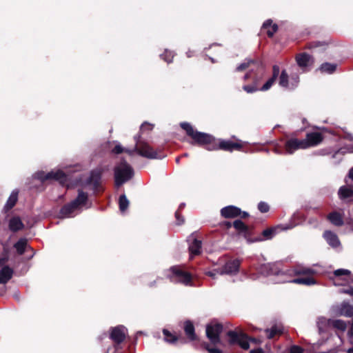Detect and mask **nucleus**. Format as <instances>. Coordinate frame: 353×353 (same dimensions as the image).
<instances>
[{
	"label": "nucleus",
	"mask_w": 353,
	"mask_h": 353,
	"mask_svg": "<svg viewBox=\"0 0 353 353\" xmlns=\"http://www.w3.org/2000/svg\"><path fill=\"white\" fill-rule=\"evenodd\" d=\"M240 265L239 260H233L228 262L220 270V274H234L238 272Z\"/></svg>",
	"instance_id": "obj_16"
},
{
	"label": "nucleus",
	"mask_w": 353,
	"mask_h": 353,
	"mask_svg": "<svg viewBox=\"0 0 353 353\" xmlns=\"http://www.w3.org/2000/svg\"><path fill=\"white\" fill-rule=\"evenodd\" d=\"M175 216H176V219L177 220V223L178 224H181V223H182L183 222V219H181L180 214H179V213L178 212H176Z\"/></svg>",
	"instance_id": "obj_52"
},
{
	"label": "nucleus",
	"mask_w": 353,
	"mask_h": 353,
	"mask_svg": "<svg viewBox=\"0 0 353 353\" xmlns=\"http://www.w3.org/2000/svg\"><path fill=\"white\" fill-rule=\"evenodd\" d=\"M350 275L351 272L350 270L347 269H338L334 272L332 279L333 280L334 285H340L343 284L341 281H347Z\"/></svg>",
	"instance_id": "obj_12"
},
{
	"label": "nucleus",
	"mask_w": 353,
	"mask_h": 353,
	"mask_svg": "<svg viewBox=\"0 0 353 353\" xmlns=\"http://www.w3.org/2000/svg\"><path fill=\"white\" fill-rule=\"evenodd\" d=\"M234 227L239 231L245 232L247 230L246 225L240 220H236L233 223Z\"/></svg>",
	"instance_id": "obj_39"
},
{
	"label": "nucleus",
	"mask_w": 353,
	"mask_h": 353,
	"mask_svg": "<svg viewBox=\"0 0 353 353\" xmlns=\"http://www.w3.org/2000/svg\"><path fill=\"white\" fill-rule=\"evenodd\" d=\"M336 67V65L335 64L325 63L321 65L320 70L322 72L331 74L335 71Z\"/></svg>",
	"instance_id": "obj_34"
},
{
	"label": "nucleus",
	"mask_w": 353,
	"mask_h": 353,
	"mask_svg": "<svg viewBox=\"0 0 353 353\" xmlns=\"http://www.w3.org/2000/svg\"><path fill=\"white\" fill-rule=\"evenodd\" d=\"M290 282H292L294 283H297V284L306 285H314L316 283L314 279L311 276H308L306 278L295 279L290 281Z\"/></svg>",
	"instance_id": "obj_32"
},
{
	"label": "nucleus",
	"mask_w": 353,
	"mask_h": 353,
	"mask_svg": "<svg viewBox=\"0 0 353 353\" xmlns=\"http://www.w3.org/2000/svg\"><path fill=\"white\" fill-rule=\"evenodd\" d=\"M285 148L288 154H292L299 149H305V145L303 139L292 138L286 141Z\"/></svg>",
	"instance_id": "obj_13"
},
{
	"label": "nucleus",
	"mask_w": 353,
	"mask_h": 353,
	"mask_svg": "<svg viewBox=\"0 0 353 353\" xmlns=\"http://www.w3.org/2000/svg\"><path fill=\"white\" fill-rule=\"evenodd\" d=\"M34 177L41 181L47 180H55L63 185L65 183L68 179V176L62 170H52L48 173H45L43 171L38 172L34 174Z\"/></svg>",
	"instance_id": "obj_3"
},
{
	"label": "nucleus",
	"mask_w": 353,
	"mask_h": 353,
	"mask_svg": "<svg viewBox=\"0 0 353 353\" xmlns=\"http://www.w3.org/2000/svg\"><path fill=\"white\" fill-rule=\"evenodd\" d=\"M347 334H348V337H349L350 343L352 344H353V319H352L350 329L348 330Z\"/></svg>",
	"instance_id": "obj_48"
},
{
	"label": "nucleus",
	"mask_w": 353,
	"mask_h": 353,
	"mask_svg": "<svg viewBox=\"0 0 353 353\" xmlns=\"http://www.w3.org/2000/svg\"><path fill=\"white\" fill-rule=\"evenodd\" d=\"M341 292H343V293L349 294L351 296H353V288L352 287H348L345 290H341Z\"/></svg>",
	"instance_id": "obj_50"
},
{
	"label": "nucleus",
	"mask_w": 353,
	"mask_h": 353,
	"mask_svg": "<svg viewBox=\"0 0 353 353\" xmlns=\"http://www.w3.org/2000/svg\"><path fill=\"white\" fill-rule=\"evenodd\" d=\"M347 353H353V347L348 349Z\"/></svg>",
	"instance_id": "obj_56"
},
{
	"label": "nucleus",
	"mask_w": 353,
	"mask_h": 353,
	"mask_svg": "<svg viewBox=\"0 0 353 353\" xmlns=\"http://www.w3.org/2000/svg\"><path fill=\"white\" fill-rule=\"evenodd\" d=\"M332 329L338 332L343 333L347 329L346 323L341 319H331Z\"/></svg>",
	"instance_id": "obj_21"
},
{
	"label": "nucleus",
	"mask_w": 353,
	"mask_h": 353,
	"mask_svg": "<svg viewBox=\"0 0 353 353\" xmlns=\"http://www.w3.org/2000/svg\"><path fill=\"white\" fill-rule=\"evenodd\" d=\"M163 333L164 334L165 340L166 341L170 342V343H173L176 340L175 336H173L168 330L164 329L163 330Z\"/></svg>",
	"instance_id": "obj_40"
},
{
	"label": "nucleus",
	"mask_w": 353,
	"mask_h": 353,
	"mask_svg": "<svg viewBox=\"0 0 353 353\" xmlns=\"http://www.w3.org/2000/svg\"><path fill=\"white\" fill-rule=\"evenodd\" d=\"M184 330L185 334L190 340H194L196 339V336L194 334V327L191 322L186 321L185 323Z\"/></svg>",
	"instance_id": "obj_31"
},
{
	"label": "nucleus",
	"mask_w": 353,
	"mask_h": 353,
	"mask_svg": "<svg viewBox=\"0 0 353 353\" xmlns=\"http://www.w3.org/2000/svg\"><path fill=\"white\" fill-rule=\"evenodd\" d=\"M323 139V135L320 132H314L307 133L306 138L303 139V141L306 149L318 145L322 142Z\"/></svg>",
	"instance_id": "obj_10"
},
{
	"label": "nucleus",
	"mask_w": 353,
	"mask_h": 353,
	"mask_svg": "<svg viewBox=\"0 0 353 353\" xmlns=\"http://www.w3.org/2000/svg\"><path fill=\"white\" fill-rule=\"evenodd\" d=\"M297 274H307V275H311L314 274L313 270L309 268H302L301 269H299L295 272Z\"/></svg>",
	"instance_id": "obj_41"
},
{
	"label": "nucleus",
	"mask_w": 353,
	"mask_h": 353,
	"mask_svg": "<svg viewBox=\"0 0 353 353\" xmlns=\"http://www.w3.org/2000/svg\"><path fill=\"white\" fill-rule=\"evenodd\" d=\"M13 271L8 266H4L0 270V283H6L11 278Z\"/></svg>",
	"instance_id": "obj_22"
},
{
	"label": "nucleus",
	"mask_w": 353,
	"mask_h": 353,
	"mask_svg": "<svg viewBox=\"0 0 353 353\" xmlns=\"http://www.w3.org/2000/svg\"><path fill=\"white\" fill-rule=\"evenodd\" d=\"M282 353H303V349L297 345L290 347L288 351L283 352Z\"/></svg>",
	"instance_id": "obj_44"
},
{
	"label": "nucleus",
	"mask_w": 353,
	"mask_h": 353,
	"mask_svg": "<svg viewBox=\"0 0 353 353\" xmlns=\"http://www.w3.org/2000/svg\"><path fill=\"white\" fill-rule=\"evenodd\" d=\"M112 152L114 154H120L123 152H125L130 155L133 153L132 150L123 148L119 143H116L115 147L112 150Z\"/></svg>",
	"instance_id": "obj_37"
},
{
	"label": "nucleus",
	"mask_w": 353,
	"mask_h": 353,
	"mask_svg": "<svg viewBox=\"0 0 353 353\" xmlns=\"http://www.w3.org/2000/svg\"><path fill=\"white\" fill-rule=\"evenodd\" d=\"M279 74V67L278 65H274L273 66V74L272 78H270L260 89L262 91H266L269 90L273 83H274L276 79Z\"/></svg>",
	"instance_id": "obj_23"
},
{
	"label": "nucleus",
	"mask_w": 353,
	"mask_h": 353,
	"mask_svg": "<svg viewBox=\"0 0 353 353\" xmlns=\"http://www.w3.org/2000/svg\"><path fill=\"white\" fill-rule=\"evenodd\" d=\"M170 271L172 273L171 276L172 281L181 283L185 285H191V275L183 271L180 267H172Z\"/></svg>",
	"instance_id": "obj_7"
},
{
	"label": "nucleus",
	"mask_w": 353,
	"mask_h": 353,
	"mask_svg": "<svg viewBox=\"0 0 353 353\" xmlns=\"http://www.w3.org/2000/svg\"><path fill=\"white\" fill-rule=\"evenodd\" d=\"M328 219L332 224L336 226L342 225L343 223V219L341 214L336 212L330 213L328 215Z\"/></svg>",
	"instance_id": "obj_30"
},
{
	"label": "nucleus",
	"mask_w": 353,
	"mask_h": 353,
	"mask_svg": "<svg viewBox=\"0 0 353 353\" xmlns=\"http://www.w3.org/2000/svg\"><path fill=\"white\" fill-rule=\"evenodd\" d=\"M18 193H19L18 191L16 190L12 192L10 197L8 198V199L4 206V210L6 211L10 210L11 208H12L14 206L15 203L17 201Z\"/></svg>",
	"instance_id": "obj_26"
},
{
	"label": "nucleus",
	"mask_w": 353,
	"mask_h": 353,
	"mask_svg": "<svg viewBox=\"0 0 353 353\" xmlns=\"http://www.w3.org/2000/svg\"><path fill=\"white\" fill-rule=\"evenodd\" d=\"M283 330V327L281 325H274L270 329H266L265 332L266 333L268 339H272L276 335H280Z\"/></svg>",
	"instance_id": "obj_25"
},
{
	"label": "nucleus",
	"mask_w": 353,
	"mask_h": 353,
	"mask_svg": "<svg viewBox=\"0 0 353 353\" xmlns=\"http://www.w3.org/2000/svg\"><path fill=\"white\" fill-rule=\"evenodd\" d=\"M205 348L209 353H222L221 350L216 347H212L209 345H207Z\"/></svg>",
	"instance_id": "obj_47"
},
{
	"label": "nucleus",
	"mask_w": 353,
	"mask_h": 353,
	"mask_svg": "<svg viewBox=\"0 0 353 353\" xmlns=\"http://www.w3.org/2000/svg\"><path fill=\"white\" fill-rule=\"evenodd\" d=\"M23 228V223L19 217H13L10 220L9 228L12 232H17Z\"/></svg>",
	"instance_id": "obj_28"
},
{
	"label": "nucleus",
	"mask_w": 353,
	"mask_h": 353,
	"mask_svg": "<svg viewBox=\"0 0 353 353\" xmlns=\"http://www.w3.org/2000/svg\"><path fill=\"white\" fill-rule=\"evenodd\" d=\"M277 229H278L277 228H270V229L265 230L263 232V236L266 239H270L276 234V231L277 230Z\"/></svg>",
	"instance_id": "obj_38"
},
{
	"label": "nucleus",
	"mask_w": 353,
	"mask_h": 353,
	"mask_svg": "<svg viewBox=\"0 0 353 353\" xmlns=\"http://www.w3.org/2000/svg\"><path fill=\"white\" fill-rule=\"evenodd\" d=\"M349 150L350 152H353V147L350 148Z\"/></svg>",
	"instance_id": "obj_57"
},
{
	"label": "nucleus",
	"mask_w": 353,
	"mask_h": 353,
	"mask_svg": "<svg viewBox=\"0 0 353 353\" xmlns=\"http://www.w3.org/2000/svg\"><path fill=\"white\" fill-rule=\"evenodd\" d=\"M227 336L230 345H238L244 350H248L250 347L248 336L242 332L229 331Z\"/></svg>",
	"instance_id": "obj_6"
},
{
	"label": "nucleus",
	"mask_w": 353,
	"mask_h": 353,
	"mask_svg": "<svg viewBox=\"0 0 353 353\" xmlns=\"http://www.w3.org/2000/svg\"><path fill=\"white\" fill-rule=\"evenodd\" d=\"M243 90L248 93H252L256 91L258 89L254 85H245L243 86Z\"/></svg>",
	"instance_id": "obj_46"
},
{
	"label": "nucleus",
	"mask_w": 353,
	"mask_h": 353,
	"mask_svg": "<svg viewBox=\"0 0 353 353\" xmlns=\"http://www.w3.org/2000/svg\"><path fill=\"white\" fill-rule=\"evenodd\" d=\"M323 236L327 243L333 248H336L340 245V241L337 235L330 231H325Z\"/></svg>",
	"instance_id": "obj_19"
},
{
	"label": "nucleus",
	"mask_w": 353,
	"mask_h": 353,
	"mask_svg": "<svg viewBox=\"0 0 353 353\" xmlns=\"http://www.w3.org/2000/svg\"><path fill=\"white\" fill-rule=\"evenodd\" d=\"M250 353H263V350L261 348L252 350Z\"/></svg>",
	"instance_id": "obj_53"
},
{
	"label": "nucleus",
	"mask_w": 353,
	"mask_h": 353,
	"mask_svg": "<svg viewBox=\"0 0 353 353\" xmlns=\"http://www.w3.org/2000/svg\"><path fill=\"white\" fill-rule=\"evenodd\" d=\"M217 274H220V270H219V271H218V270H214V271H212V272H208L207 273V274H208V276H210L212 277L213 279H214V278H215V276H216V275Z\"/></svg>",
	"instance_id": "obj_51"
},
{
	"label": "nucleus",
	"mask_w": 353,
	"mask_h": 353,
	"mask_svg": "<svg viewBox=\"0 0 353 353\" xmlns=\"http://www.w3.org/2000/svg\"><path fill=\"white\" fill-rule=\"evenodd\" d=\"M299 79L298 75L292 74L289 79L286 71L283 70L279 77V85L287 89H294L298 85Z\"/></svg>",
	"instance_id": "obj_9"
},
{
	"label": "nucleus",
	"mask_w": 353,
	"mask_h": 353,
	"mask_svg": "<svg viewBox=\"0 0 353 353\" xmlns=\"http://www.w3.org/2000/svg\"><path fill=\"white\" fill-rule=\"evenodd\" d=\"M299 67L304 72L313 63V59L307 53H301L296 58Z\"/></svg>",
	"instance_id": "obj_15"
},
{
	"label": "nucleus",
	"mask_w": 353,
	"mask_h": 353,
	"mask_svg": "<svg viewBox=\"0 0 353 353\" xmlns=\"http://www.w3.org/2000/svg\"><path fill=\"white\" fill-rule=\"evenodd\" d=\"M349 177L353 181V168L349 172Z\"/></svg>",
	"instance_id": "obj_54"
},
{
	"label": "nucleus",
	"mask_w": 353,
	"mask_h": 353,
	"mask_svg": "<svg viewBox=\"0 0 353 353\" xmlns=\"http://www.w3.org/2000/svg\"><path fill=\"white\" fill-rule=\"evenodd\" d=\"M316 326L319 334L321 336V339L318 341V345H321L328 339L332 329L331 319L323 316L318 317L316 319Z\"/></svg>",
	"instance_id": "obj_4"
},
{
	"label": "nucleus",
	"mask_w": 353,
	"mask_h": 353,
	"mask_svg": "<svg viewBox=\"0 0 353 353\" xmlns=\"http://www.w3.org/2000/svg\"><path fill=\"white\" fill-rule=\"evenodd\" d=\"M27 247V241L24 239H21L15 244L14 248L19 254H22Z\"/></svg>",
	"instance_id": "obj_33"
},
{
	"label": "nucleus",
	"mask_w": 353,
	"mask_h": 353,
	"mask_svg": "<svg viewBox=\"0 0 353 353\" xmlns=\"http://www.w3.org/2000/svg\"><path fill=\"white\" fill-rule=\"evenodd\" d=\"M76 210H77V208L73 205L72 202L70 204L63 207L60 211V214L63 218L70 217L73 216V213Z\"/></svg>",
	"instance_id": "obj_27"
},
{
	"label": "nucleus",
	"mask_w": 353,
	"mask_h": 353,
	"mask_svg": "<svg viewBox=\"0 0 353 353\" xmlns=\"http://www.w3.org/2000/svg\"><path fill=\"white\" fill-rule=\"evenodd\" d=\"M5 263L4 259H0V267L2 266Z\"/></svg>",
	"instance_id": "obj_55"
},
{
	"label": "nucleus",
	"mask_w": 353,
	"mask_h": 353,
	"mask_svg": "<svg viewBox=\"0 0 353 353\" xmlns=\"http://www.w3.org/2000/svg\"><path fill=\"white\" fill-rule=\"evenodd\" d=\"M290 228H291V227H286V228H284L283 229L287 230V229H290Z\"/></svg>",
	"instance_id": "obj_59"
},
{
	"label": "nucleus",
	"mask_w": 353,
	"mask_h": 353,
	"mask_svg": "<svg viewBox=\"0 0 353 353\" xmlns=\"http://www.w3.org/2000/svg\"><path fill=\"white\" fill-rule=\"evenodd\" d=\"M258 208L261 212H267L269 210L268 205L264 202L259 203Z\"/></svg>",
	"instance_id": "obj_45"
},
{
	"label": "nucleus",
	"mask_w": 353,
	"mask_h": 353,
	"mask_svg": "<svg viewBox=\"0 0 353 353\" xmlns=\"http://www.w3.org/2000/svg\"><path fill=\"white\" fill-rule=\"evenodd\" d=\"M101 177V173L99 171H93L91 173L89 183L93 184L94 186H97L99 183V179Z\"/></svg>",
	"instance_id": "obj_35"
},
{
	"label": "nucleus",
	"mask_w": 353,
	"mask_h": 353,
	"mask_svg": "<svg viewBox=\"0 0 353 353\" xmlns=\"http://www.w3.org/2000/svg\"><path fill=\"white\" fill-rule=\"evenodd\" d=\"M262 29L266 32L269 37H272L276 32L278 26L276 24H272V20L268 19L263 23Z\"/></svg>",
	"instance_id": "obj_24"
},
{
	"label": "nucleus",
	"mask_w": 353,
	"mask_h": 353,
	"mask_svg": "<svg viewBox=\"0 0 353 353\" xmlns=\"http://www.w3.org/2000/svg\"><path fill=\"white\" fill-rule=\"evenodd\" d=\"M152 129V125L150 123H145L142 124L141 126V131H144L145 130H151Z\"/></svg>",
	"instance_id": "obj_49"
},
{
	"label": "nucleus",
	"mask_w": 353,
	"mask_h": 353,
	"mask_svg": "<svg viewBox=\"0 0 353 353\" xmlns=\"http://www.w3.org/2000/svg\"><path fill=\"white\" fill-rule=\"evenodd\" d=\"M181 126L195 142L201 145H206V148L208 150L219 149L225 151L239 150L242 147L241 143H234L231 141L216 140L210 134L194 130L188 123H181Z\"/></svg>",
	"instance_id": "obj_1"
},
{
	"label": "nucleus",
	"mask_w": 353,
	"mask_h": 353,
	"mask_svg": "<svg viewBox=\"0 0 353 353\" xmlns=\"http://www.w3.org/2000/svg\"><path fill=\"white\" fill-rule=\"evenodd\" d=\"M223 330V326L220 323H211L206 327V335L209 340L213 343H221L219 335Z\"/></svg>",
	"instance_id": "obj_8"
},
{
	"label": "nucleus",
	"mask_w": 353,
	"mask_h": 353,
	"mask_svg": "<svg viewBox=\"0 0 353 353\" xmlns=\"http://www.w3.org/2000/svg\"><path fill=\"white\" fill-rule=\"evenodd\" d=\"M188 241H190L189 250L191 256L199 254L201 248V241L194 239L193 236H190Z\"/></svg>",
	"instance_id": "obj_20"
},
{
	"label": "nucleus",
	"mask_w": 353,
	"mask_h": 353,
	"mask_svg": "<svg viewBox=\"0 0 353 353\" xmlns=\"http://www.w3.org/2000/svg\"><path fill=\"white\" fill-rule=\"evenodd\" d=\"M119 209L120 210L123 212L128 207L129 205V201L128 199L126 198L125 195H121L119 197Z\"/></svg>",
	"instance_id": "obj_36"
},
{
	"label": "nucleus",
	"mask_w": 353,
	"mask_h": 353,
	"mask_svg": "<svg viewBox=\"0 0 353 353\" xmlns=\"http://www.w3.org/2000/svg\"><path fill=\"white\" fill-rule=\"evenodd\" d=\"M135 150L142 157L149 159H161L164 156L159 154L154 151L148 143L141 141L139 138L135 137Z\"/></svg>",
	"instance_id": "obj_5"
},
{
	"label": "nucleus",
	"mask_w": 353,
	"mask_h": 353,
	"mask_svg": "<svg viewBox=\"0 0 353 353\" xmlns=\"http://www.w3.org/2000/svg\"><path fill=\"white\" fill-rule=\"evenodd\" d=\"M334 313L338 316L350 317L353 316V305L343 302L341 305L334 307Z\"/></svg>",
	"instance_id": "obj_14"
},
{
	"label": "nucleus",
	"mask_w": 353,
	"mask_h": 353,
	"mask_svg": "<svg viewBox=\"0 0 353 353\" xmlns=\"http://www.w3.org/2000/svg\"><path fill=\"white\" fill-rule=\"evenodd\" d=\"M87 198L88 196L86 194L82 191H79L77 198L72 201L73 205H74L77 209H79L85 203Z\"/></svg>",
	"instance_id": "obj_29"
},
{
	"label": "nucleus",
	"mask_w": 353,
	"mask_h": 353,
	"mask_svg": "<svg viewBox=\"0 0 353 353\" xmlns=\"http://www.w3.org/2000/svg\"><path fill=\"white\" fill-rule=\"evenodd\" d=\"M125 336V328L123 326H118L112 330L110 337L116 343L122 342Z\"/></svg>",
	"instance_id": "obj_17"
},
{
	"label": "nucleus",
	"mask_w": 353,
	"mask_h": 353,
	"mask_svg": "<svg viewBox=\"0 0 353 353\" xmlns=\"http://www.w3.org/2000/svg\"><path fill=\"white\" fill-rule=\"evenodd\" d=\"M221 215L225 218H234L238 216L241 217H246L248 214L245 212H241V210L233 205H229L223 208L221 211Z\"/></svg>",
	"instance_id": "obj_11"
},
{
	"label": "nucleus",
	"mask_w": 353,
	"mask_h": 353,
	"mask_svg": "<svg viewBox=\"0 0 353 353\" xmlns=\"http://www.w3.org/2000/svg\"><path fill=\"white\" fill-rule=\"evenodd\" d=\"M251 63H254L253 61L251 60H247L245 61L243 63H241L236 68L237 71H243L245 69H247Z\"/></svg>",
	"instance_id": "obj_42"
},
{
	"label": "nucleus",
	"mask_w": 353,
	"mask_h": 353,
	"mask_svg": "<svg viewBox=\"0 0 353 353\" xmlns=\"http://www.w3.org/2000/svg\"><path fill=\"white\" fill-rule=\"evenodd\" d=\"M339 196L342 200L353 201V188L347 186H342L339 190Z\"/></svg>",
	"instance_id": "obj_18"
},
{
	"label": "nucleus",
	"mask_w": 353,
	"mask_h": 353,
	"mask_svg": "<svg viewBox=\"0 0 353 353\" xmlns=\"http://www.w3.org/2000/svg\"><path fill=\"white\" fill-rule=\"evenodd\" d=\"M166 62L170 63L172 61L174 54L172 52L166 50L164 54L161 55Z\"/></svg>",
	"instance_id": "obj_43"
},
{
	"label": "nucleus",
	"mask_w": 353,
	"mask_h": 353,
	"mask_svg": "<svg viewBox=\"0 0 353 353\" xmlns=\"http://www.w3.org/2000/svg\"><path fill=\"white\" fill-rule=\"evenodd\" d=\"M134 172L131 166L126 161H122L114 168V180L115 185L117 187L121 186L126 181H129L133 176Z\"/></svg>",
	"instance_id": "obj_2"
},
{
	"label": "nucleus",
	"mask_w": 353,
	"mask_h": 353,
	"mask_svg": "<svg viewBox=\"0 0 353 353\" xmlns=\"http://www.w3.org/2000/svg\"><path fill=\"white\" fill-rule=\"evenodd\" d=\"M249 77V75L248 74H246L244 77V79H247Z\"/></svg>",
	"instance_id": "obj_58"
}]
</instances>
